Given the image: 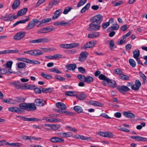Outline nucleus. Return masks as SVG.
<instances>
[{
	"label": "nucleus",
	"instance_id": "nucleus-1",
	"mask_svg": "<svg viewBox=\"0 0 147 147\" xmlns=\"http://www.w3.org/2000/svg\"><path fill=\"white\" fill-rule=\"evenodd\" d=\"M51 20V18H47L43 19L41 21L37 19H34L29 23L27 26L26 28V29L27 30H31L35 26V24L39 23V25L42 24L47 23L50 21Z\"/></svg>",
	"mask_w": 147,
	"mask_h": 147
},
{
	"label": "nucleus",
	"instance_id": "nucleus-2",
	"mask_svg": "<svg viewBox=\"0 0 147 147\" xmlns=\"http://www.w3.org/2000/svg\"><path fill=\"white\" fill-rule=\"evenodd\" d=\"M17 18V16L13 15L12 14H7L2 16L1 19L6 21H12Z\"/></svg>",
	"mask_w": 147,
	"mask_h": 147
},
{
	"label": "nucleus",
	"instance_id": "nucleus-3",
	"mask_svg": "<svg viewBox=\"0 0 147 147\" xmlns=\"http://www.w3.org/2000/svg\"><path fill=\"white\" fill-rule=\"evenodd\" d=\"M9 83L10 86L14 87L16 89H23V86L21 84V83L18 81L10 82Z\"/></svg>",
	"mask_w": 147,
	"mask_h": 147
},
{
	"label": "nucleus",
	"instance_id": "nucleus-4",
	"mask_svg": "<svg viewBox=\"0 0 147 147\" xmlns=\"http://www.w3.org/2000/svg\"><path fill=\"white\" fill-rule=\"evenodd\" d=\"M51 40L48 38H42L32 40L30 41L31 43H36L41 42H46L50 41Z\"/></svg>",
	"mask_w": 147,
	"mask_h": 147
},
{
	"label": "nucleus",
	"instance_id": "nucleus-5",
	"mask_svg": "<svg viewBox=\"0 0 147 147\" xmlns=\"http://www.w3.org/2000/svg\"><path fill=\"white\" fill-rule=\"evenodd\" d=\"M100 26L94 22H92L89 24V27L88 30L89 31L99 30Z\"/></svg>",
	"mask_w": 147,
	"mask_h": 147
},
{
	"label": "nucleus",
	"instance_id": "nucleus-6",
	"mask_svg": "<svg viewBox=\"0 0 147 147\" xmlns=\"http://www.w3.org/2000/svg\"><path fill=\"white\" fill-rule=\"evenodd\" d=\"M26 32L20 31L16 33L13 36V38L16 40H20L22 39L25 36Z\"/></svg>",
	"mask_w": 147,
	"mask_h": 147
},
{
	"label": "nucleus",
	"instance_id": "nucleus-7",
	"mask_svg": "<svg viewBox=\"0 0 147 147\" xmlns=\"http://www.w3.org/2000/svg\"><path fill=\"white\" fill-rule=\"evenodd\" d=\"M73 24V22L71 20H69L67 22L62 21L61 22H57L53 23V25L56 26H65L66 25L68 26L71 25Z\"/></svg>",
	"mask_w": 147,
	"mask_h": 147
},
{
	"label": "nucleus",
	"instance_id": "nucleus-8",
	"mask_svg": "<svg viewBox=\"0 0 147 147\" xmlns=\"http://www.w3.org/2000/svg\"><path fill=\"white\" fill-rule=\"evenodd\" d=\"M98 134L102 137H108L109 138H113L114 136V134L111 133L106 131H100L98 133Z\"/></svg>",
	"mask_w": 147,
	"mask_h": 147
},
{
	"label": "nucleus",
	"instance_id": "nucleus-9",
	"mask_svg": "<svg viewBox=\"0 0 147 147\" xmlns=\"http://www.w3.org/2000/svg\"><path fill=\"white\" fill-rule=\"evenodd\" d=\"M117 89L124 94L126 92L129 91L130 90V88L127 86L124 85L118 86L117 87Z\"/></svg>",
	"mask_w": 147,
	"mask_h": 147
},
{
	"label": "nucleus",
	"instance_id": "nucleus-10",
	"mask_svg": "<svg viewBox=\"0 0 147 147\" xmlns=\"http://www.w3.org/2000/svg\"><path fill=\"white\" fill-rule=\"evenodd\" d=\"M141 85V82L139 80H135V84L131 86V88L133 90H138Z\"/></svg>",
	"mask_w": 147,
	"mask_h": 147
},
{
	"label": "nucleus",
	"instance_id": "nucleus-11",
	"mask_svg": "<svg viewBox=\"0 0 147 147\" xmlns=\"http://www.w3.org/2000/svg\"><path fill=\"white\" fill-rule=\"evenodd\" d=\"M88 54V53L86 52H82L79 57L78 60L80 62L84 61L86 60Z\"/></svg>",
	"mask_w": 147,
	"mask_h": 147
},
{
	"label": "nucleus",
	"instance_id": "nucleus-12",
	"mask_svg": "<svg viewBox=\"0 0 147 147\" xmlns=\"http://www.w3.org/2000/svg\"><path fill=\"white\" fill-rule=\"evenodd\" d=\"M102 19V16L100 14H98L93 18L92 22H94L97 24H99L101 22Z\"/></svg>",
	"mask_w": 147,
	"mask_h": 147
},
{
	"label": "nucleus",
	"instance_id": "nucleus-13",
	"mask_svg": "<svg viewBox=\"0 0 147 147\" xmlns=\"http://www.w3.org/2000/svg\"><path fill=\"white\" fill-rule=\"evenodd\" d=\"M96 43V41L93 40L86 43L84 46V48L86 49L93 47Z\"/></svg>",
	"mask_w": 147,
	"mask_h": 147
},
{
	"label": "nucleus",
	"instance_id": "nucleus-14",
	"mask_svg": "<svg viewBox=\"0 0 147 147\" xmlns=\"http://www.w3.org/2000/svg\"><path fill=\"white\" fill-rule=\"evenodd\" d=\"M58 135L59 136L62 138L70 137L73 136V134L69 132L65 133L60 132L59 133Z\"/></svg>",
	"mask_w": 147,
	"mask_h": 147
},
{
	"label": "nucleus",
	"instance_id": "nucleus-15",
	"mask_svg": "<svg viewBox=\"0 0 147 147\" xmlns=\"http://www.w3.org/2000/svg\"><path fill=\"white\" fill-rule=\"evenodd\" d=\"M8 110L11 112L18 113H20L22 112L21 109L17 107H9L8 108Z\"/></svg>",
	"mask_w": 147,
	"mask_h": 147
},
{
	"label": "nucleus",
	"instance_id": "nucleus-16",
	"mask_svg": "<svg viewBox=\"0 0 147 147\" xmlns=\"http://www.w3.org/2000/svg\"><path fill=\"white\" fill-rule=\"evenodd\" d=\"M42 119L49 122L55 123L61 122V120L60 119L57 118L49 119V118L46 117H43Z\"/></svg>",
	"mask_w": 147,
	"mask_h": 147
},
{
	"label": "nucleus",
	"instance_id": "nucleus-17",
	"mask_svg": "<svg viewBox=\"0 0 147 147\" xmlns=\"http://www.w3.org/2000/svg\"><path fill=\"white\" fill-rule=\"evenodd\" d=\"M55 105L57 107L61 110H65L66 108V105L61 102H57Z\"/></svg>",
	"mask_w": 147,
	"mask_h": 147
},
{
	"label": "nucleus",
	"instance_id": "nucleus-18",
	"mask_svg": "<svg viewBox=\"0 0 147 147\" xmlns=\"http://www.w3.org/2000/svg\"><path fill=\"white\" fill-rule=\"evenodd\" d=\"M46 102L40 99H36L35 104L37 106H42L45 105Z\"/></svg>",
	"mask_w": 147,
	"mask_h": 147
},
{
	"label": "nucleus",
	"instance_id": "nucleus-19",
	"mask_svg": "<svg viewBox=\"0 0 147 147\" xmlns=\"http://www.w3.org/2000/svg\"><path fill=\"white\" fill-rule=\"evenodd\" d=\"M27 10L28 9L27 8H24L19 10L18 12L17 15H16L17 16V18L18 16H22L25 14L27 12Z\"/></svg>",
	"mask_w": 147,
	"mask_h": 147
},
{
	"label": "nucleus",
	"instance_id": "nucleus-20",
	"mask_svg": "<svg viewBox=\"0 0 147 147\" xmlns=\"http://www.w3.org/2000/svg\"><path fill=\"white\" fill-rule=\"evenodd\" d=\"M50 140L52 142H61L64 141L63 139L57 137H53L50 139Z\"/></svg>",
	"mask_w": 147,
	"mask_h": 147
},
{
	"label": "nucleus",
	"instance_id": "nucleus-21",
	"mask_svg": "<svg viewBox=\"0 0 147 147\" xmlns=\"http://www.w3.org/2000/svg\"><path fill=\"white\" fill-rule=\"evenodd\" d=\"M27 111L34 110L36 109L35 105L33 103L27 104Z\"/></svg>",
	"mask_w": 147,
	"mask_h": 147
},
{
	"label": "nucleus",
	"instance_id": "nucleus-22",
	"mask_svg": "<svg viewBox=\"0 0 147 147\" xmlns=\"http://www.w3.org/2000/svg\"><path fill=\"white\" fill-rule=\"evenodd\" d=\"M89 103L90 104L93 105L95 106L102 107L103 105L102 104L97 101H96L94 100L90 101L89 102Z\"/></svg>",
	"mask_w": 147,
	"mask_h": 147
},
{
	"label": "nucleus",
	"instance_id": "nucleus-23",
	"mask_svg": "<svg viewBox=\"0 0 147 147\" xmlns=\"http://www.w3.org/2000/svg\"><path fill=\"white\" fill-rule=\"evenodd\" d=\"M123 114L125 117L129 118H134L135 117L133 113L128 112H124Z\"/></svg>",
	"mask_w": 147,
	"mask_h": 147
},
{
	"label": "nucleus",
	"instance_id": "nucleus-24",
	"mask_svg": "<svg viewBox=\"0 0 147 147\" xmlns=\"http://www.w3.org/2000/svg\"><path fill=\"white\" fill-rule=\"evenodd\" d=\"M108 80L107 81V82L108 84V86L112 87L114 88L116 86V84L115 82L113 80H111L109 79H108Z\"/></svg>",
	"mask_w": 147,
	"mask_h": 147
},
{
	"label": "nucleus",
	"instance_id": "nucleus-25",
	"mask_svg": "<svg viewBox=\"0 0 147 147\" xmlns=\"http://www.w3.org/2000/svg\"><path fill=\"white\" fill-rule=\"evenodd\" d=\"M79 45V43H72L70 44H66V49H71L76 47Z\"/></svg>",
	"mask_w": 147,
	"mask_h": 147
},
{
	"label": "nucleus",
	"instance_id": "nucleus-26",
	"mask_svg": "<svg viewBox=\"0 0 147 147\" xmlns=\"http://www.w3.org/2000/svg\"><path fill=\"white\" fill-rule=\"evenodd\" d=\"M87 95L85 94H80L76 95V97L80 100H83L87 97Z\"/></svg>",
	"mask_w": 147,
	"mask_h": 147
},
{
	"label": "nucleus",
	"instance_id": "nucleus-27",
	"mask_svg": "<svg viewBox=\"0 0 147 147\" xmlns=\"http://www.w3.org/2000/svg\"><path fill=\"white\" fill-rule=\"evenodd\" d=\"M61 9H59L56 11L55 12L54 14L52 17L53 20H54L57 18L60 15V13L62 11Z\"/></svg>",
	"mask_w": 147,
	"mask_h": 147
},
{
	"label": "nucleus",
	"instance_id": "nucleus-28",
	"mask_svg": "<svg viewBox=\"0 0 147 147\" xmlns=\"http://www.w3.org/2000/svg\"><path fill=\"white\" fill-rule=\"evenodd\" d=\"M20 0L15 1L12 5V7L13 9H16L20 5Z\"/></svg>",
	"mask_w": 147,
	"mask_h": 147
},
{
	"label": "nucleus",
	"instance_id": "nucleus-29",
	"mask_svg": "<svg viewBox=\"0 0 147 147\" xmlns=\"http://www.w3.org/2000/svg\"><path fill=\"white\" fill-rule=\"evenodd\" d=\"M76 67V65L75 64H71L67 65L66 68L68 70L74 71Z\"/></svg>",
	"mask_w": 147,
	"mask_h": 147
},
{
	"label": "nucleus",
	"instance_id": "nucleus-30",
	"mask_svg": "<svg viewBox=\"0 0 147 147\" xmlns=\"http://www.w3.org/2000/svg\"><path fill=\"white\" fill-rule=\"evenodd\" d=\"M133 57L135 59L139 57L140 55V51L138 49H136L133 52Z\"/></svg>",
	"mask_w": 147,
	"mask_h": 147
},
{
	"label": "nucleus",
	"instance_id": "nucleus-31",
	"mask_svg": "<svg viewBox=\"0 0 147 147\" xmlns=\"http://www.w3.org/2000/svg\"><path fill=\"white\" fill-rule=\"evenodd\" d=\"M93 78L90 76H88L86 77L84 82L87 83H90L94 81Z\"/></svg>",
	"mask_w": 147,
	"mask_h": 147
},
{
	"label": "nucleus",
	"instance_id": "nucleus-32",
	"mask_svg": "<svg viewBox=\"0 0 147 147\" xmlns=\"http://www.w3.org/2000/svg\"><path fill=\"white\" fill-rule=\"evenodd\" d=\"M136 141L140 142H147V138L140 136H136Z\"/></svg>",
	"mask_w": 147,
	"mask_h": 147
},
{
	"label": "nucleus",
	"instance_id": "nucleus-33",
	"mask_svg": "<svg viewBox=\"0 0 147 147\" xmlns=\"http://www.w3.org/2000/svg\"><path fill=\"white\" fill-rule=\"evenodd\" d=\"M34 56H38L43 54L42 51L38 49L34 50Z\"/></svg>",
	"mask_w": 147,
	"mask_h": 147
},
{
	"label": "nucleus",
	"instance_id": "nucleus-34",
	"mask_svg": "<svg viewBox=\"0 0 147 147\" xmlns=\"http://www.w3.org/2000/svg\"><path fill=\"white\" fill-rule=\"evenodd\" d=\"M28 20L29 17H27V18L25 20H20L16 22L13 25V27H15L20 23H24L28 21Z\"/></svg>",
	"mask_w": 147,
	"mask_h": 147
},
{
	"label": "nucleus",
	"instance_id": "nucleus-35",
	"mask_svg": "<svg viewBox=\"0 0 147 147\" xmlns=\"http://www.w3.org/2000/svg\"><path fill=\"white\" fill-rule=\"evenodd\" d=\"M19 106L20 107V108L21 109L22 112L23 111V109L27 110V104L25 103H21L19 104Z\"/></svg>",
	"mask_w": 147,
	"mask_h": 147
},
{
	"label": "nucleus",
	"instance_id": "nucleus-36",
	"mask_svg": "<svg viewBox=\"0 0 147 147\" xmlns=\"http://www.w3.org/2000/svg\"><path fill=\"white\" fill-rule=\"evenodd\" d=\"M90 5V4L89 3L87 4L80 11V12L81 13L84 12L86 10L88 9L89 8Z\"/></svg>",
	"mask_w": 147,
	"mask_h": 147
},
{
	"label": "nucleus",
	"instance_id": "nucleus-37",
	"mask_svg": "<svg viewBox=\"0 0 147 147\" xmlns=\"http://www.w3.org/2000/svg\"><path fill=\"white\" fill-rule=\"evenodd\" d=\"M7 145L11 146L20 147L22 146V144L19 142L9 143L7 142Z\"/></svg>",
	"mask_w": 147,
	"mask_h": 147
},
{
	"label": "nucleus",
	"instance_id": "nucleus-38",
	"mask_svg": "<svg viewBox=\"0 0 147 147\" xmlns=\"http://www.w3.org/2000/svg\"><path fill=\"white\" fill-rule=\"evenodd\" d=\"M74 110L77 112L80 113L83 112V109L82 108L79 106H75L74 107Z\"/></svg>",
	"mask_w": 147,
	"mask_h": 147
},
{
	"label": "nucleus",
	"instance_id": "nucleus-39",
	"mask_svg": "<svg viewBox=\"0 0 147 147\" xmlns=\"http://www.w3.org/2000/svg\"><path fill=\"white\" fill-rule=\"evenodd\" d=\"M119 78L122 80H127L129 79V77L127 75L123 74L122 73L119 75Z\"/></svg>",
	"mask_w": 147,
	"mask_h": 147
},
{
	"label": "nucleus",
	"instance_id": "nucleus-40",
	"mask_svg": "<svg viewBox=\"0 0 147 147\" xmlns=\"http://www.w3.org/2000/svg\"><path fill=\"white\" fill-rule=\"evenodd\" d=\"M13 63V62L11 61H8L6 63L5 68L8 69L9 71L11 70Z\"/></svg>",
	"mask_w": 147,
	"mask_h": 147
},
{
	"label": "nucleus",
	"instance_id": "nucleus-41",
	"mask_svg": "<svg viewBox=\"0 0 147 147\" xmlns=\"http://www.w3.org/2000/svg\"><path fill=\"white\" fill-rule=\"evenodd\" d=\"M40 75L42 77L47 79H49L52 78V76L51 75L45 74L43 72H41Z\"/></svg>",
	"mask_w": 147,
	"mask_h": 147
},
{
	"label": "nucleus",
	"instance_id": "nucleus-42",
	"mask_svg": "<svg viewBox=\"0 0 147 147\" xmlns=\"http://www.w3.org/2000/svg\"><path fill=\"white\" fill-rule=\"evenodd\" d=\"M76 92L73 91H67L65 93V94L67 96H72L76 94Z\"/></svg>",
	"mask_w": 147,
	"mask_h": 147
},
{
	"label": "nucleus",
	"instance_id": "nucleus-43",
	"mask_svg": "<svg viewBox=\"0 0 147 147\" xmlns=\"http://www.w3.org/2000/svg\"><path fill=\"white\" fill-rule=\"evenodd\" d=\"M13 73L12 71H7L5 69H1L0 70V74H8L9 73V74H11Z\"/></svg>",
	"mask_w": 147,
	"mask_h": 147
},
{
	"label": "nucleus",
	"instance_id": "nucleus-44",
	"mask_svg": "<svg viewBox=\"0 0 147 147\" xmlns=\"http://www.w3.org/2000/svg\"><path fill=\"white\" fill-rule=\"evenodd\" d=\"M34 87H35L34 85H31L30 84H28L24 86V87H23V89L32 90L34 89Z\"/></svg>",
	"mask_w": 147,
	"mask_h": 147
},
{
	"label": "nucleus",
	"instance_id": "nucleus-45",
	"mask_svg": "<svg viewBox=\"0 0 147 147\" xmlns=\"http://www.w3.org/2000/svg\"><path fill=\"white\" fill-rule=\"evenodd\" d=\"M60 127V126L59 124H52L51 129L55 131L59 129Z\"/></svg>",
	"mask_w": 147,
	"mask_h": 147
},
{
	"label": "nucleus",
	"instance_id": "nucleus-46",
	"mask_svg": "<svg viewBox=\"0 0 147 147\" xmlns=\"http://www.w3.org/2000/svg\"><path fill=\"white\" fill-rule=\"evenodd\" d=\"M129 62L130 65L133 67H135L136 66V63L134 60L131 59H129Z\"/></svg>",
	"mask_w": 147,
	"mask_h": 147
},
{
	"label": "nucleus",
	"instance_id": "nucleus-47",
	"mask_svg": "<svg viewBox=\"0 0 147 147\" xmlns=\"http://www.w3.org/2000/svg\"><path fill=\"white\" fill-rule=\"evenodd\" d=\"M98 78L100 80H105L107 82L108 80L109 81V78L102 74L98 76Z\"/></svg>",
	"mask_w": 147,
	"mask_h": 147
},
{
	"label": "nucleus",
	"instance_id": "nucleus-48",
	"mask_svg": "<svg viewBox=\"0 0 147 147\" xmlns=\"http://www.w3.org/2000/svg\"><path fill=\"white\" fill-rule=\"evenodd\" d=\"M72 9V7H66L63 11V13L64 14H67Z\"/></svg>",
	"mask_w": 147,
	"mask_h": 147
},
{
	"label": "nucleus",
	"instance_id": "nucleus-49",
	"mask_svg": "<svg viewBox=\"0 0 147 147\" xmlns=\"http://www.w3.org/2000/svg\"><path fill=\"white\" fill-rule=\"evenodd\" d=\"M16 65H17L18 67L19 68H24L26 65L25 63L22 62L17 63Z\"/></svg>",
	"mask_w": 147,
	"mask_h": 147
},
{
	"label": "nucleus",
	"instance_id": "nucleus-50",
	"mask_svg": "<svg viewBox=\"0 0 147 147\" xmlns=\"http://www.w3.org/2000/svg\"><path fill=\"white\" fill-rule=\"evenodd\" d=\"M87 0H80L77 5L78 7L83 5L86 2Z\"/></svg>",
	"mask_w": 147,
	"mask_h": 147
},
{
	"label": "nucleus",
	"instance_id": "nucleus-51",
	"mask_svg": "<svg viewBox=\"0 0 147 147\" xmlns=\"http://www.w3.org/2000/svg\"><path fill=\"white\" fill-rule=\"evenodd\" d=\"M28 63L37 65L40 64V62L38 61L31 60L29 59Z\"/></svg>",
	"mask_w": 147,
	"mask_h": 147
},
{
	"label": "nucleus",
	"instance_id": "nucleus-52",
	"mask_svg": "<svg viewBox=\"0 0 147 147\" xmlns=\"http://www.w3.org/2000/svg\"><path fill=\"white\" fill-rule=\"evenodd\" d=\"M77 77L80 81H83V82H85L86 77L84 75L80 74L78 75H77Z\"/></svg>",
	"mask_w": 147,
	"mask_h": 147
},
{
	"label": "nucleus",
	"instance_id": "nucleus-53",
	"mask_svg": "<svg viewBox=\"0 0 147 147\" xmlns=\"http://www.w3.org/2000/svg\"><path fill=\"white\" fill-rule=\"evenodd\" d=\"M55 79L58 80L60 81H64L65 80V78L59 75H56L54 77Z\"/></svg>",
	"mask_w": 147,
	"mask_h": 147
},
{
	"label": "nucleus",
	"instance_id": "nucleus-54",
	"mask_svg": "<svg viewBox=\"0 0 147 147\" xmlns=\"http://www.w3.org/2000/svg\"><path fill=\"white\" fill-rule=\"evenodd\" d=\"M77 138L83 140H88V139L90 138H88L86 136H80V135H78L77 136Z\"/></svg>",
	"mask_w": 147,
	"mask_h": 147
},
{
	"label": "nucleus",
	"instance_id": "nucleus-55",
	"mask_svg": "<svg viewBox=\"0 0 147 147\" xmlns=\"http://www.w3.org/2000/svg\"><path fill=\"white\" fill-rule=\"evenodd\" d=\"M25 99L24 98L19 97H17L16 98L15 101L18 102H23L24 101Z\"/></svg>",
	"mask_w": 147,
	"mask_h": 147
},
{
	"label": "nucleus",
	"instance_id": "nucleus-56",
	"mask_svg": "<svg viewBox=\"0 0 147 147\" xmlns=\"http://www.w3.org/2000/svg\"><path fill=\"white\" fill-rule=\"evenodd\" d=\"M139 74L140 77L143 79V82L144 83L146 80V76L141 72H139Z\"/></svg>",
	"mask_w": 147,
	"mask_h": 147
},
{
	"label": "nucleus",
	"instance_id": "nucleus-57",
	"mask_svg": "<svg viewBox=\"0 0 147 147\" xmlns=\"http://www.w3.org/2000/svg\"><path fill=\"white\" fill-rule=\"evenodd\" d=\"M109 44L110 49H113L115 46V43L114 40H111L109 42Z\"/></svg>",
	"mask_w": 147,
	"mask_h": 147
},
{
	"label": "nucleus",
	"instance_id": "nucleus-58",
	"mask_svg": "<svg viewBox=\"0 0 147 147\" xmlns=\"http://www.w3.org/2000/svg\"><path fill=\"white\" fill-rule=\"evenodd\" d=\"M28 59H29L25 58H18L16 59L18 60L21 61L28 63Z\"/></svg>",
	"mask_w": 147,
	"mask_h": 147
},
{
	"label": "nucleus",
	"instance_id": "nucleus-59",
	"mask_svg": "<svg viewBox=\"0 0 147 147\" xmlns=\"http://www.w3.org/2000/svg\"><path fill=\"white\" fill-rule=\"evenodd\" d=\"M146 125L145 123L144 122H142L141 123V125H139L136 126V128L137 129L140 130L142 128V127H144Z\"/></svg>",
	"mask_w": 147,
	"mask_h": 147
},
{
	"label": "nucleus",
	"instance_id": "nucleus-60",
	"mask_svg": "<svg viewBox=\"0 0 147 147\" xmlns=\"http://www.w3.org/2000/svg\"><path fill=\"white\" fill-rule=\"evenodd\" d=\"M40 49L43 51L45 52L50 51L53 50L52 49L50 48H40Z\"/></svg>",
	"mask_w": 147,
	"mask_h": 147
},
{
	"label": "nucleus",
	"instance_id": "nucleus-61",
	"mask_svg": "<svg viewBox=\"0 0 147 147\" xmlns=\"http://www.w3.org/2000/svg\"><path fill=\"white\" fill-rule=\"evenodd\" d=\"M66 128L70 131H71L74 132H76L77 131V130L76 129L72 128L69 126H66Z\"/></svg>",
	"mask_w": 147,
	"mask_h": 147
},
{
	"label": "nucleus",
	"instance_id": "nucleus-62",
	"mask_svg": "<svg viewBox=\"0 0 147 147\" xmlns=\"http://www.w3.org/2000/svg\"><path fill=\"white\" fill-rule=\"evenodd\" d=\"M51 71L52 72H55L58 74H60L61 73V71H59L58 69L55 68H52L51 69Z\"/></svg>",
	"mask_w": 147,
	"mask_h": 147
},
{
	"label": "nucleus",
	"instance_id": "nucleus-63",
	"mask_svg": "<svg viewBox=\"0 0 147 147\" xmlns=\"http://www.w3.org/2000/svg\"><path fill=\"white\" fill-rule=\"evenodd\" d=\"M114 71L115 74H119V75L123 73V72L119 68L115 69L114 70Z\"/></svg>",
	"mask_w": 147,
	"mask_h": 147
},
{
	"label": "nucleus",
	"instance_id": "nucleus-64",
	"mask_svg": "<svg viewBox=\"0 0 147 147\" xmlns=\"http://www.w3.org/2000/svg\"><path fill=\"white\" fill-rule=\"evenodd\" d=\"M119 26L118 24H115L113 26H112L111 28L113 30H117L119 28Z\"/></svg>",
	"mask_w": 147,
	"mask_h": 147
}]
</instances>
